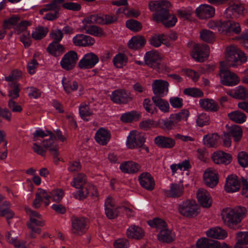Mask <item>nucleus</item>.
<instances>
[{"label":"nucleus","mask_w":248,"mask_h":248,"mask_svg":"<svg viewBox=\"0 0 248 248\" xmlns=\"http://www.w3.org/2000/svg\"><path fill=\"white\" fill-rule=\"evenodd\" d=\"M184 93L193 97H201L203 96V93L199 89L196 88H187L183 92Z\"/></svg>","instance_id":"obj_59"},{"label":"nucleus","mask_w":248,"mask_h":248,"mask_svg":"<svg viewBox=\"0 0 248 248\" xmlns=\"http://www.w3.org/2000/svg\"><path fill=\"white\" fill-rule=\"evenodd\" d=\"M141 186L149 191L153 190L155 186V182L153 176L148 172L142 173L139 177Z\"/></svg>","instance_id":"obj_22"},{"label":"nucleus","mask_w":248,"mask_h":248,"mask_svg":"<svg viewBox=\"0 0 248 248\" xmlns=\"http://www.w3.org/2000/svg\"><path fill=\"white\" fill-rule=\"evenodd\" d=\"M178 212L184 217H193L198 214V206L194 201L186 200L178 205Z\"/></svg>","instance_id":"obj_4"},{"label":"nucleus","mask_w":248,"mask_h":248,"mask_svg":"<svg viewBox=\"0 0 248 248\" xmlns=\"http://www.w3.org/2000/svg\"><path fill=\"white\" fill-rule=\"evenodd\" d=\"M145 140L144 133L137 130H132L127 137L126 145L129 149L140 147L144 144Z\"/></svg>","instance_id":"obj_5"},{"label":"nucleus","mask_w":248,"mask_h":248,"mask_svg":"<svg viewBox=\"0 0 248 248\" xmlns=\"http://www.w3.org/2000/svg\"><path fill=\"white\" fill-rule=\"evenodd\" d=\"M20 21V16L15 15L11 16L9 18L4 20L3 22V27L4 29L14 28L15 30V27L17 26L18 22Z\"/></svg>","instance_id":"obj_52"},{"label":"nucleus","mask_w":248,"mask_h":248,"mask_svg":"<svg viewBox=\"0 0 248 248\" xmlns=\"http://www.w3.org/2000/svg\"><path fill=\"white\" fill-rule=\"evenodd\" d=\"M215 14V8L206 4H201L196 9V16L201 19L212 17L214 16Z\"/></svg>","instance_id":"obj_18"},{"label":"nucleus","mask_w":248,"mask_h":248,"mask_svg":"<svg viewBox=\"0 0 248 248\" xmlns=\"http://www.w3.org/2000/svg\"><path fill=\"white\" fill-rule=\"evenodd\" d=\"M200 39L207 43H212L215 40V35L209 30L204 29L201 31L200 33Z\"/></svg>","instance_id":"obj_53"},{"label":"nucleus","mask_w":248,"mask_h":248,"mask_svg":"<svg viewBox=\"0 0 248 248\" xmlns=\"http://www.w3.org/2000/svg\"><path fill=\"white\" fill-rule=\"evenodd\" d=\"M184 193V186L183 184L172 183L169 189L166 191V195L169 197L178 198L181 197Z\"/></svg>","instance_id":"obj_28"},{"label":"nucleus","mask_w":248,"mask_h":248,"mask_svg":"<svg viewBox=\"0 0 248 248\" xmlns=\"http://www.w3.org/2000/svg\"><path fill=\"white\" fill-rule=\"evenodd\" d=\"M228 118L237 124H243L246 121L247 116L245 113L238 110L232 111L228 114Z\"/></svg>","instance_id":"obj_44"},{"label":"nucleus","mask_w":248,"mask_h":248,"mask_svg":"<svg viewBox=\"0 0 248 248\" xmlns=\"http://www.w3.org/2000/svg\"><path fill=\"white\" fill-rule=\"evenodd\" d=\"M172 114L170 116L169 120H162V127L164 130H170L176 126L177 122L175 119L172 118Z\"/></svg>","instance_id":"obj_62"},{"label":"nucleus","mask_w":248,"mask_h":248,"mask_svg":"<svg viewBox=\"0 0 248 248\" xmlns=\"http://www.w3.org/2000/svg\"><path fill=\"white\" fill-rule=\"evenodd\" d=\"M82 22L84 24V29L87 33L96 36H101L103 35V31L100 28L95 26L90 25V24H94V23H86L84 22V19Z\"/></svg>","instance_id":"obj_43"},{"label":"nucleus","mask_w":248,"mask_h":248,"mask_svg":"<svg viewBox=\"0 0 248 248\" xmlns=\"http://www.w3.org/2000/svg\"><path fill=\"white\" fill-rule=\"evenodd\" d=\"M73 42L76 46H90L95 43L94 39L90 36L78 34L73 38Z\"/></svg>","instance_id":"obj_23"},{"label":"nucleus","mask_w":248,"mask_h":248,"mask_svg":"<svg viewBox=\"0 0 248 248\" xmlns=\"http://www.w3.org/2000/svg\"><path fill=\"white\" fill-rule=\"evenodd\" d=\"M196 196L199 204L203 207L211 206L212 201L209 192L204 188H199L196 193Z\"/></svg>","instance_id":"obj_21"},{"label":"nucleus","mask_w":248,"mask_h":248,"mask_svg":"<svg viewBox=\"0 0 248 248\" xmlns=\"http://www.w3.org/2000/svg\"><path fill=\"white\" fill-rule=\"evenodd\" d=\"M50 197L49 192L42 188H39L32 203L33 206L35 208H39L41 206V203H43L45 206H48L50 203Z\"/></svg>","instance_id":"obj_15"},{"label":"nucleus","mask_w":248,"mask_h":248,"mask_svg":"<svg viewBox=\"0 0 248 248\" xmlns=\"http://www.w3.org/2000/svg\"><path fill=\"white\" fill-rule=\"evenodd\" d=\"M172 118L175 119L178 123L181 121H186L189 116V112L186 109H183L179 112L172 114Z\"/></svg>","instance_id":"obj_64"},{"label":"nucleus","mask_w":248,"mask_h":248,"mask_svg":"<svg viewBox=\"0 0 248 248\" xmlns=\"http://www.w3.org/2000/svg\"><path fill=\"white\" fill-rule=\"evenodd\" d=\"M86 183V177L83 173H79L74 177L73 180L71 182V185L77 189H80Z\"/></svg>","instance_id":"obj_49"},{"label":"nucleus","mask_w":248,"mask_h":248,"mask_svg":"<svg viewBox=\"0 0 248 248\" xmlns=\"http://www.w3.org/2000/svg\"><path fill=\"white\" fill-rule=\"evenodd\" d=\"M169 82L162 79H155L152 84L153 93L158 97L166 96L169 92Z\"/></svg>","instance_id":"obj_11"},{"label":"nucleus","mask_w":248,"mask_h":248,"mask_svg":"<svg viewBox=\"0 0 248 248\" xmlns=\"http://www.w3.org/2000/svg\"><path fill=\"white\" fill-rule=\"evenodd\" d=\"M117 18L112 15L94 14L84 19V23H96L99 24H109L116 21Z\"/></svg>","instance_id":"obj_7"},{"label":"nucleus","mask_w":248,"mask_h":248,"mask_svg":"<svg viewBox=\"0 0 248 248\" xmlns=\"http://www.w3.org/2000/svg\"><path fill=\"white\" fill-rule=\"evenodd\" d=\"M227 94L235 99L244 100L248 97V89L239 85L227 92Z\"/></svg>","instance_id":"obj_30"},{"label":"nucleus","mask_w":248,"mask_h":248,"mask_svg":"<svg viewBox=\"0 0 248 248\" xmlns=\"http://www.w3.org/2000/svg\"><path fill=\"white\" fill-rule=\"evenodd\" d=\"M219 31L223 34L233 33L239 34L241 31L240 24L234 21H224L221 24L219 28Z\"/></svg>","instance_id":"obj_14"},{"label":"nucleus","mask_w":248,"mask_h":248,"mask_svg":"<svg viewBox=\"0 0 248 248\" xmlns=\"http://www.w3.org/2000/svg\"><path fill=\"white\" fill-rule=\"evenodd\" d=\"M127 58L125 54L119 53L115 55L113 59V62L117 68H122L126 64Z\"/></svg>","instance_id":"obj_54"},{"label":"nucleus","mask_w":248,"mask_h":248,"mask_svg":"<svg viewBox=\"0 0 248 248\" xmlns=\"http://www.w3.org/2000/svg\"><path fill=\"white\" fill-rule=\"evenodd\" d=\"M154 141L157 146L163 148L170 149L176 144L174 140L163 136H157L155 138Z\"/></svg>","instance_id":"obj_27"},{"label":"nucleus","mask_w":248,"mask_h":248,"mask_svg":"<svg viewBox=\"0 0 248 248\" xmlns=\"http://www.w3.org/2000/svg\"><path fill=\"white\" fill-rule=\"evenodd\" d=\"M225 190L229 193H233L238 191L240 188V183L236 175H229L226 178L224 186Z\"/></svg>","instance_id":"obj_20"},{"label":"nucleus","mask_w":248,"mask_h":248,"mask_svg":"<svg viewBox=\"0 0 248 248\" xmlns=\"http://www.w3.org/2000/svg\"><path fill=\"white\" fill-rule=\"evenodd\" d=\"M153 19L157 22H161L165 27H170L174 26L177 21V19L174 15H170L168 11H164V15L160 13L153 14Z\"/></svg>","instance_id":"obj_13"},{"label":"nucleus","mask_w":248,"mask_h":248,"mask_svg":"<svg viewBox=\"0 0 248 248\" xmlns=\"http://www.w3.org/2000/svg\"><path fill=\"white\" fill-rule=\"evenodd\" d=\"M209 55V47L206 45L197 44L194 46L191 55L196 61L202 62L208 57Z\"/></svg>","instance_id":"obj_9"},{"label":"nucleus","mask_w":248,"mask_h":248,"mask_svg":"<svg viewBox=\"0 0 248 248\" xmlns=\"http://www.w3.org/2000/svg\"><path fill=\"white\" fill-rule=\"evenodd\" d=\"M228 133L231 135L235 142H239L242 136L243 131L239 125H233L228 129Z\"/></svg>","instance_id":"obj_46"},{"label":"nucleus","mask_w":248,"mask_h":248,"mask_svg":"<svg viewBox=\"0 0 248 248\" xmlns=\"http://www.w3.org/2000/svg\"><path fill=\"white\" fill-rule=\"evenodd\" d=\"M207 237L215 239H223L227 236L226 231L220 227L211 228L206 232Z\"/></svg>","instance_id":"obj_32"},{"label":"nucleus","mask_w":248,"mask_h":248,"mask_svg":"<svg viewBox=\"0 0 248 248\" xmlns=\"http://www.w3.org/2000/svg\"><path fill=\"white\" fill-rule=\"evenodd\" d=\"M78 57L77 52L71 50L65 53L60 61L62 68L66 71L73 69L76 65Z\"/></svg>","instance_id":"obj_6"},{"label":"nucleus","mask_w":248,"mask_h":248,"mask_svg":"<svg viewBox=\"0 0 248 248\" xmlns=\"http://www.w3.org/2000/svg\"><path fill=\"white\" fill-rule=\"evenodd\" d=\"M10 203L8 201H4L0 205V216L5 217L7 222L10 224L9 220L14 217V212L10 209Z\"/></svg>","instance_id":"obj_38"},{"label":"nucleus","mask_w":248,"mask_h":248,"mask_svg":"<svg viewBox=\"0 0 248 248\" xmlns=\"http://www.w3.org/2000/svg\"><path fill=\"white\" fill-rule=\"evenodd\" d=\"M148 224L150 226L155 228L159 232L161 230L167 227L166 223L160 218H156L153 220H150L148 221Z\"/></svg>","instance_id":"obj_57"},{"label":"nucleus","mask_w":248,"mask_h":248,"mask_svg":"<svg viewBox=\"0 0 248 248\" xmlns=\"http://www.w3.org/2000/svg\"><path fill=\"white\" fill-rule=\"evenodd\" d=\"M152 99L155 106L158 107L161 111L164 113L169 111L170 105L166 100L156 96H153Z\"/></svg>","instance_id":"obj_39"},{"label":"nucleus","mask_w":248,"mask_h":248,"mask_svg":"<svg viewBox=\"0 0 248 248\" xmlns=\"http://www.w3.org/2000/svg\"><path fill=\"white\" fill-rule=\"evenodd\" d=\"M203 180L206 186L213 188L218 182V174L217 171L212 168H208L203 173Z\"/></svg>","instance_id":"obj_17"},{"label":"nucleus","mask_w":248,"mask_h":248,"mask_svg":"<svg viewBox=\"0 0 248 248\" xmlns=\"http://www.w3.org/2000/svg\"><path fill=\"white\" fill-rule=\"evenodd\" d=\"M112 101L117 104H125L131 100L128 93L124 90H115L111 95Z\"/></svg>","instance_id":"obj_26"},{"label":"nucleus","mask_w":248,"mask_h":248,"mask_svg":"<svg viewBox=\"0 0 248 248\" xmlns=\"http://www.w3.org/2000/svg\"><path fill=\"white\" fill-rule=\"evenodd\" d=\"M150 44L155 47L160 46L162 44L167 46H170L171 44L167 40L166 36L163 34H155L153 35L149 40Z\"/></svg>","instance_id":"obj_33"},{"label":"nucleus","mask_w":248,"mask_h":248,"mask_svg":"<svg viewBox=\"0 0 248 248\" xmlns=\"http://www.w3.org/2000/svg\"><path fill=\"white\" fill-rule=\"evenodd\" d=\"M62 84L64 91L68 93L74 92L78 89V84L75 80L64 77L62 79Z\"/></svg>","instance_id":"obj_42"},{"label":"nucleus","mask_w":248,"mask_h":248,"mask_svg":"<svg viewBox=\"0 0 248 248\" xmlns=\"http://www.w3.org/2000/svg\"><path fill=\"white\" fill-rule=\"evenodd\" d=\"M111 134L109 130L104 128H100L96 132L95 140L96 141L102 145H106L109 141Z\"/></svg>","instance_id":"obj_29"},{"label":"nucleus","mask_w":248,"mask_h":248,"mask_svg":"<svg viewBox=\"0 0 248 248\" xmlns=\"http://www.w3.org/2000/svg\"><path fill=\"white\" fill-rule=\"evenodd\" d=\"M246 11L244 5L241 3H236L231 5L225 11L227 17H237L243 15Z\"/></svg>","instance_id":"obj_25"},{"label":"nucleus","mask_w":248,"mask_h":248,"mask_svg":"<svg viewBox=\"0 0 248 248\" xmlns=\"http://www.w3.org/2000/svg\"><path fill=\"white\" fill-rule=\"evenodd\" d=\"M197 248H228L224 242L208 239L205 237L199 239L196 242Z\"/></svg>","instance_id":"obj_16"},{"label":"nucleus","mask_w":248,"mask_h":248,"mask_svg":"<svg viewBox=\"0 0 248 248\" xmlns=\"http://www.w3.org/2000/svg\"><path fill=\"white\" fill-rule=\"evenodd\" d=\"M140 165L133 161H125L120 166L121 170L126 173H134L140 170Z\"/></svg>","instance_id":"obj_31"},{"label":"nucleus","mask_w":248,"mask_h":248,"mask_svg":"<svg viewBox=\"0 0 248 248\" xmlns=\"http://www.w3.org/2000/svg\"><path fill=\"white\" fill-rule=\"evenodd\" d=\"M79 113L83 120L88 121L93 115V111L90 109L88 104L82 103L79 107Z\"/></svg>","instance_id":"obj_45"},{"label":"nucleus","mask_w":248,"mask_h":248,"mask_svg":"<svg viewBox=\"0 0 248 248\" xmlns=\"http://www.w3.org/2000/svg\"><path fill=\"white\" fill-rule=\"evenodd\" d=\"M19 85L17 82H9L8 96L10 99L14 100L19 96Z\"/></svg>","instance_id":"obj_47"},{"label":"nucleus","mask_w":248,"mask_h":248,"mask_svg":"<svg viewBox=\"0 0 248 248\" xmlns=\"http://www.w3.org/2000/svg\"><path fill=\"white\" fill-rule=\"evenodd\" d=\"M126 234L129 238L139 239L143 237L144 232L140 227L133 225L127 229Z\"/></svg>","instance_id":"obj_35"},{"label":"nucleus","mask_w":248,"mask_h":248,"mask_svg":"<svg viewBox=\"0 0 248 248\" xmlns=\"http://www.w3.org/2000/svg\"><path fill=\"white\" fill-rule=\"evenodd\" d=\"M237 242L234 248H241L248 244V232H240L237 233Z\"/></svg>","instance_id":"obj_50"},{"label":"nucleus","mask_w":248,"mask_h":248,"mask_svg":"<svg viewBox=\"0 0 248 248\" xmlns=\"http://www.w3.org/2000/svg\"><path fill=\"white\" fill-rule=\"evenodd\" d=\"M26 211L30 217V221L27 223V225L31 232L30 236L32 238H34V233H41L40 227L45 225V221L39 213L29 208H26Z\"/></svg>","instance_id":"obj_3"},{"label":"nucleus","mask_w":248,"mask_h":248,"mask_svg":"<svg viewBox=\"0 0 248 248\" xmlns=\"http://www.w3.org/2000/svg\"><path fill=\"white\" fill-rule=\"evenodd\" d=\"M48 32L46 28L39 27L32 32V37L35 40H40L44 37Z\"/></svg>","instance_id":"obj_60"},{"label":"nucleus","mask_w":248,"mask_h":248,"mask_svg":"<svg viewBox=\"0 0 248 248\" xmlns=\"http://www.w3.org/2000/svg\"><path fill=\"white\" fill-rule=\"evenodd\" d=\"M248 57L246 54L235 46H228L226 49L225 62H220L221 69L220 71V82L227 86H234L240 82L239 77L235 73L228 70L223 69L226 67H237L246 62Z\"/></svg>","instance_id":"obj_1"},{"label":"nucleus","mask_w":248,"mask_h":248,"mask_svg":"<svg viewBox=\"0 0 248 248\" xmlns=\"http://www.w3.org/2000/svg\"><path fill=\"white\" fill-rule=\"evenodd\" d=\"M99 61L98 57L93 52L87 53L84 55L78 62V65L81 69L93 68Z\"/></svg>","instance_id":"obj_10"},{"label":"nucleus","mask_w":248,"mask_h":248,"mask_svg":"<svg viewBox=\"0 0 248 248\" xmlns=\"http://www.w3.org/2000/svg\"><path fill=\"white\" fill-rule=\"evenodd\" d=\"M162 58V55L155 50L147 52L144 57L145 63L147 65L158 70H161L160 62Z\"/></svg>","instance_id":"obj_8"},{"label":"nucleus","mask_w":248,"mask_h":248,"mask_svg":"<svg viewBox=\"0 0 248 248\" xmlns=\"http://www.w3.org/2000/svg\"><path fill=\"white\" fill-rule=\"evenodd\" d=\"M219 136L217 134L206 135L203 137V143L209 147H216L218 144Z\"/></svg>","instance_id":"obj_48"},{"label":"nucleus","mask_w":248,"mask_h":248,"mask_svg":"<svg viewBox=\"0 0 248 248\" xmlns=\"http://www.w3.org/2000/svg\"><path fill=\"white\" fill-rule=\"evenodd\" d=\"M139 115L135 111H131L124 113L121 117L122 121L124 123H129L134 120H138Z\"/></svg>","instance_id":"obj_58"},{"label":"nucleus","mask_w":248,"mask_h":248,"mask_svg":"<svg viewBox=\"0 0 248 248\" xmlns=\"http://www.w3.org/2000/svg\"><path fill=\"white\" fill-rule=\"evenodd\" d=\"M212 158L214 162L217 164L227 165L230 164L232 160V156L230 154L221 151L214 152Z\"/></svg>","instance_id":"obj_24"},{"label":"nucleus","mask_w":248,"mask_h":248,"mask_svg":"<svg viewBox=\"0 0 248 248\" xmlns=\"http://www.w3.org/2000/svg\"><path fill=\"white\" fill-rule=\"evenodd\" d=\"M48 52L52 56L58 57L61 55L64 51L63 46L56 42L51 43L47 47Z\"/></svg>","instance_id":"obj_40"},{"label":"nucleus","mask_w":248,"mask_h":248,"mask_svg":"<svg viewBox=\"0 0 248 248\" xmlns=\"http://www.w3.org/2000/svg\"><path fill=\"white\" fill-rule=\"evenodd\" d=\"M175 237V235L171 230L167 227L161 230L158 234V239L160 241L170 243L172 241Z\"/></svg>","instance_id":"obj_36"},{"label":"nucleus","mask_w":248,"mask_h":248,"mask_svg":"<svg viewBox=\"0 0 248 248\" xmlns=\"http://www.w3.org/2000/svg\"><path fill=\"white\" fill-rule=\"evenodd\" d=\"M178 16L184 20L188 19L193 13V9L191 7H183L177 11Z\"/></svg>","instance_id":"obj_56"},{"label":"nucleus","mask_w":248,"mask_h":248,"mask_svg":"<svg viewBox=\"0 0 248 248\" xmlns=\"http://www.w3.org/2000/svg\"><path fill=\"white\" fill-rule=\"evenodd\" d=\"M80 189L79 190L73 194L75 198L77 199L83 200L85 199L88 196L90 195V190H93V192H92V196L97 197L98 196L96 188L91 184L86 185Z\"/></svg>","instance_id":"obj_19"},{"label":"nucleus","mask_w":248,"mask_h":248,"mask_svg":"<svg viewBox=\"0 0 248 248\" xmlns=\"http://www.w3.org/2000/svg\"><path fill=\"white\" fill-rule=\"evenodd\" d=\"M146 43L145 39L139 35L133 36L128 43V47L132 49H138L143 47Z\"/></svg>","instance_id":"obj_37"},{"label":"nucleus","mask_w":248,"mask_h":248,"mask_svg":"<svg viewBox=\"0 0 248 248\" xmlns=\"http://www.w3.org/2000/svg\"><path fill=\"white\" fill-rule=\"evenodd\" d=\"M247 213V210L244 207H226L222 209L220 215L225 225L230 228L235 229V226L246 217Z\"/></svg>","instance_id":"obj_2"},{"label":"nucleus","mask_w":248,"mask_h":248,"mask_svg":"<svg viewBox=\"0 0 248 248\" xmlns=\"http://www.w3.org/2000/svg\"><path fill=\"white\" fill-rule=\"evenodd\" d=\"M6 237L7 241L9 243L13 244L14 246L18 248H26L28 246L25 241H17L16 240L17 236L15 234V232L14 231H10L9 232Z\"/></svg>","instance_id":"obj_41"},{"label":"nucleus","mask_w":248,"mask_h":248,"mask_svg":"<svg viewBox=\"0 0 248 248\" xmlns=\"http://www.w3.org/2000/svg\"><path fill=\"white\" fill-rule=\"evenodd\" d=\"M238 162L239 165L243 167H248V154L246 152H240L237 155Z\"/></svg>","instance_id":"obj_61"},{"label":"nucleus","mask_w":248,"mask_h":248,"mask_svg":"<svg viewBox=\"0 0 248 248\" xmlns=\"http://www.w3.org/2000/svg\"><path fill=\"white\" fill-rule=\"evenodd\" d=\"M31 25V22L28 20H21L18 22L17 26L15 27V32L19 34L22 32H24L26 31L27 28Z\"/></svg>","instance_id":"obj_63"},{"label":"nucleus","mask_w":248,"mask_h":248,"mask_svg":"<svg viewBox=\"0 0 248 248\" xmlns=\"http://www.w3.org/2000/svg\"><path fill=\"white\" fill-rule=\"evenodd\" d=\"M88 220L83 217H75L72 220V231L77 235H82L88 229Z\"/></svg>","instance_id":"obj_12"},{"label":"nucleus","mask_w":248,"mask_h":248,"mask_svg":"<svg viewBox=\"0 0 248 248\" xmlns=\"http://www.w3.org/2000/svg\"><path fill=\"white\" fill-rule=\"evenodd\" d=\"M42 144L46 149L49 150L54 155H58V146L53 140V137H49L48 140H44L42 142Z\"/></svg>","instance_id":"obj_51"},{"label":"nucleus","mask_w":248,"mask_h":248,"mask_svg":"<svg viewBox=\"0 0 248 248\" xmlns=\"http://www.w3.org/2000/svg\"><path fill=\"white\" fill-rule=\"evenodd\" d=\"M49 194L50 195V198H51L53 202H59L63 197L64 192L61 188H56L49 192Z\"/></svg>","instance_id":"obj_55"},{"label":"nucleus","mask_w":248,"mask_h":248,"mask_svg":"<svg viewBox=\"0 0 248 248\" xmlns=\"http://www.w3.org/2000/svg\"><path fill=\"white\" fill-rule=\"evenodd\" d=\"M200 107L206 111H216L218 109L217 102L212 99L204 98L199 100Z\"/></svg>","instance_id":"obj_34"}]
</instances>
